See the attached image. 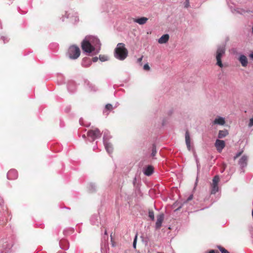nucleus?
Returning <instances> with one entry per match:
<instances>
[{"label":"nucleus","mask_w":253,"mask_h":253,"mask_svg":"<svg viewBox=\"0 0 253 253\" xmlns=\"http://www.w3.org/2000/svg\"><path fill=\"white\" fill-rule=\"evenodd\" d=\"M81 46L84 52L96 54L100 50L101 43L96 37L88 36H86L82 42Z\"/></svg>","instance_id":"obj_1"},{"label":"nucleus","mask_w":253,"mask_h":253,"mask_svg":"<svg viewBox=\"0 0 253 253\" xmlns=\"http://www.w3.org/2000/svg\"><path fill=\"white\" fill-rule=\"evenodd\" d=\"M128 55L127 49L125 47L123 43H119L114 51V56L116 58L120 60H125Z\"/></svg>","instance_id":"obj_2"},{"label":"nucleus","mask_w":253,"mask_h":253,"mask_svg":"<svg viewBox=\"0 0 253 253\" xmlns=\"http://www.w3.org/2000/svg\"><path fill=\"white\" fill-rule=\"evenodd\" d=\"M225 45L222 44L217 46L215 58L216 60V65L219 67H223V64L221 61L222 57L225 54Z\"/></svg>","instance_id":"obj_3"},{"label":"nucleus","mask_w":253,"mask_h":253,"mask_svg":"<svg viewBox=\"0 0 253 253\" xmlns=\"http://www.w3.org/2000/svg\"><path fill=\"white\" fill-rule=\"evenodd\" d=\"M80 53L79 47L73 45L69 47L67 52V56L70 59H76L80 56Z\"/></svg>","instance_id":"obj_4"},{"label":"nucleus","mask_w":253,"mask_h":253,"mask_svg":"<svg viewBox=\"0 0 253 253\" xmlns=\"http://www.w3.org/2000/svg\"><path fill=\"white\" fill-rule=\"evenodd\" d=\"M219 180L220 179L218 175H216L213 177L212 180V183L211 184V195L215 194L219 191V187L218 184L219 182Z\"/></svg>","instance_id":"obj_5"},{"label":"nucleus","mask_w":253,"mask_h":253,"mask_svg":"<svg viewBox=\"0 0 253 253\" xmlns=\"http://www.w3.org/2000/svg\"><path fill=\"white\" fill-rule=\"evenodd\" d=\"M87 136L89 138V140L92 142L95 139L101 137V133L98 128H95L93 130H89L87 133Z\"/></svg>","instance_id":"obj_6"},{"label":"nucleus","mask_w":253,"mask_h":253,"mask_svg":"<svg viewBox=\"0 0 253 253\" xmlns=\"http://www.w3.org/2000/svg\"><path fill=\"white\" fill-rule=\"evenodd\" d=\"M142 171L145 175L149 176L154 172V168L151 165H148L144 167Z\"/></svg>","instance_id":"obj_7"},{"label":"nucleus","mask_w":253,"mask_h":253,"mask_svg":"<svg viewBox=\"0 0 253 253\" xmlns=\"http://www.w3.org/2000/svg\"><path fill=\"white\" fill-rule=\"evenodd\" d=\"M248 162V158L246 156H243L239 161V165L240 166L241 169H242V171L244 172V169L246 167Z\"/></svg>","instance_id":"obj_8"},{"label":"nucleus","mask_w":253,"mask_h":253,"mask_svg":"<svg viewBox=\"0 0 253 253\" xmlns=\"http://www.w3.org/2000/svg\"><path fill=\"white\" fill-rule=\"evenodd\" d=\"M225 146V142L223 140L217 139L215 142V146L218 152H220Z\"/></svg>","instance_id":"obj_9"},{"label":"nucleus","mask_w":253,"mask_h":253,"mask_svg":"<svg viewBox=\"0 0 253 253\" xmlns=\"http://www.w3.org/2000/svg\"><path fill=\"white\" fill-rule=\"evenodd\" d=\"M18 177L17 171L14 169H10L7 173V177L8 179L12 180L16 179Z\"/></svg>","instance_id":"obj_10"},{"label":"nucleus","mask_w":253,"mask_h":253,"mask_svg":"<svg viewBox=\"0 0 253 253\" xmlns=\"http://www.w3.org/2000/svg\"><path fill=\"white\" fill-rule=\"evenodd\" d=\"M164 218V215L163 214H160L157 216L155 225L156 229H159L161 228Z\"/></svg>","instance_id":"obj_11"},{"label":"nucleus","mask_w":253,"mask_h":253,"mask_svg":"<svg viewBox=\"0 0 253 253\" xmlns=\"http://www.w3.org/2000/svg\"><path fill=\"white\" fill-rule=\"evenodd\" d=\"M185 143L187 146V148L189 151L191 150V138L190 136V134L188 130H187L185 132Z\"/></svg>","instance_id":"obj_12"},{"label":"nucleus","mask_w":253,"mask_h":253,"mask_svg":"<svg viewBox=\"0 0 253 253\" xmlns=\"http://www.w3.org/2000/svg\"><path fill=\"white\" fill-rule=\"evenodd\" d=\"M238 59L243 67H246L247 66L248 61L245 55L243 54L241 55Z\"/></svg>","instance_id":"obj_13"},{"label":"nucleus","mask_w":253,"mask_h":253,"mask_svg":"<svg viewBox=\"0 0 253 253\" xmlns=\"http://www.w3.org/2000/svg\"><path fill=\"white\" fill-rule=\"evenodd\" d=\"M225 122L224 118L221 117H217L216 118L213 122V125H218L222 126L224 125Z\"/></svg>","instance_id":"obj_14"},{"label":"nucleus","mask_w":253,"mask_h":253,"mask_svg":"<svg viewBox=\"0 0 253 253\" xmlns=\"http://www.w3.org/2000/svg\"><path fill=\"white\" fill-rule=\"evenodd\" d=\"M114 107L111 104H107L105 105V108L103 110V113L106 116H107L109 112L113 109Z\"/></svg>","instance_id":"obj_15"},{"label":"nucleus","mask_w":253,"mask_h":253,"mask_svg":"<svg viewBox=\"0 0 253 253\" xmlns=\"http://www.w3.org/2000/svg\"><path fill=\"white\" fill-rule=\"evenodd\" d=\"M92 61L89 58L84 57L83 59L82 65L84 67H88L91 64Z\"/></svg>","instance_id":"obj_16"},{"label":"nucleus","mask_w":253,"mask_h":253,"mask_svg":"<svg viewBox=\"0 0 253 253\" xmlns=\"http://www.w3.org/2000/svg\"><path fill=\"white\" fill-rule=\"evenodd\" d=\"M67 87L69 91L71 93L74 92L76 89L75 83L73 81H71L68 83Z\"/></svg>","instance_id":"obj_17"},{"label":"nucleus","mask_w":253,"mask_h":253,"mask_svg":"<svg viewBox=\"0 0 253 253\" xmlns=\"http://www.w3.org/2000/svg\"><path fill=\"white\" fill-rule=\"evenodd\" d=\"M100 217L97 215H93L90 218V222L92 225H98L99 223Z\"/></svg>","instance_id":"obj_18"},{"label":"nucleus","mask_w":253,"mask_h":253,"mask_svg":"<svg viewBox=\"0 0 253 253\" xmlns=\"http://www.w3.org/2000/svg\"><path fill=\"white\" fill-rule=\"evenodd\" d=\"M147 21L148 18L145 17H140L134 20V22L137 23L139 25H143L145 24Z\"/></svg>","instance_id":"obj_19"},{"label":"nucleus","mask_w":253,"mask_h":253,"mask_svg":"<svg viewBox=\"0 0 253 253\" xmlns=\"http://www.w3.org/2000/svg\"><path fill=\"white\" fill-rule=\"evenodd\" d=\"M103 143L106 151L109 154H111L112 153L113 150L112 145L108 142H104Z\"/></svg>","instance_id":"obj_20"},{"label":"nucleus","mask_w":253,"mask_h":253,"mask_svg":"<svg viewBox=\"0 0 253 253\" xmlns=\"http://www.w3.org/2000/svg\"><path fill=\"white\" fill-rule=\"evenodd\" d=\"M169 39V35L168 34H165L163 35L158 40V42L160 43H165Z\"/></svg>","instance_id":"obj_21"},{"label":"nucleus","mask_w":253,"mask_h":253,"mask_svg":"<svg viewBox=\"0 0 253 253\" xmlns=\"http://www.w3.org/2000/svg\"><path fill=\"white\" fill-rule=\"evenodd\" d=\"M228 134V132L227 130H220L218 132V138H223L226 136Z\"/></svg>","instance_id":"obj_22"},{"label":"nucleus","mask_w":253,"mask_h":253,"mask_svg":"<svg viewBox=\"0 0 253 253\" xmlns=\"http://www.w3.org/2000/svg\"><path fill=\"white\" fill-rule=\"evenodd\" d=\"M104 135H103V143L108 142V140L111 138V136L110 135V132L108 130H105L104 131Z\"/></svg>","instance_id":"obj_23"},{"label":"nucleus","mask_w":253,"mask_h":253,"mask_svg":"<svg viewBox=\"0 0 253 253\" xmlns=\"http://www.w3.org/2000/svg\"><path fill=\"white\" fill-rule=\"evenodd\" d=\"M156 153H157V150H156V146L155 145H153L152 149L151 157L153 158H154L155 156H156Z\"/></svg>","instance_id":"obj_24"},{"label":"nucleus","mask_w":253,"mask_h":253,"mask_svg":"<svg viewBox=\"0 0 253 253\" xmlns=\"http://www.w3.org/2000/svg\"><path fill=\"white\" fill-rule=\"evenodd\" d=\"M96 186L94 184L90 183L88 186V189L90 192H92L95 190Z\"/></svg>","instance_id":"obj_25"},{"label":"nucleus","mask_w":253,"mask_h":253,"mask_svg":"<svg viewBox=\"0 0 253 253\" xmlns=\"http://www.w3.org/2000/svg\"><path fill=\"white\" fill-rule=\"evenodd\" d=\"M99 58V60L102 62L107 61L108 59V57L104 55H100Z\"/></svg>","instance_id":"obj_26"},{"label":"nucleus","mask_w":253,"mask_h":253,"mask_svg":"<svg viewBox=\"0 0 253 253\" xmlns=\"http://www.w3.org/2000/svg\"><path fill=\"white\" fill-rule=\"evenodd\" d=\"M218 248L221 253H230L227 250L221 246H218Z\"/></svg>","instance_id":"obj_27"},{"label":"nucleus","mask_w":253,"mask_h":253,"mask_svg":"<svg viewBox=\"0 0 253 253\" xmlns=\"http://www.w3.org/2000/svg\"><path fill=\"white\" fill-rule=\"evenodd\" d=\"M148 215H149V217H150V218L152 220H154V213L153 211H149V213H148Z\"/></svg>","instance_id":"obj_28"},{"label":"nucleus","mask_w":253,"mask_h":253,"mask_svg":"<svg viewBox=\"0 0 253 253\" xmlns=\"http://www.w3.org/2000/svg\"><path fill=\"white\" fill-rule=\"evenodd\" d=\"M184 5L185 8H188L190 6L189 0H185Z\"/></svg>","instance_id":"obj_29"},{"label":"nucleus","mask_w":253,"mask_h":253,"mask_svg":"<svg viewBox=\"0 0 253 253\" xmlns=\"http://www.w3.org/2000/svg\"><path fill=\"white\" fill-rule=\"evenodd\" d=\"M242 153H243V151H241L238 152L237 153H236L235 156L234 157V160L236 159L238 157H239L240 155H241Z\"/></svg>","instance_id":"obj_30"},{"label":"nucleus","mask_w":253,"mask_h":253,"mask_svg":"<svg viewBox=\"0 0 253 253\" xmlns=\"http://www.w3.org/2000/svg\"><path fill=\"white\" fill-rule=\"evenodd\" d=\"M136 241H137V235L135 236V237L133 240V247L134 249L136 248Z\"/></svg>","instance_id":"obj_31"},{"label":"nucleus","mask_w":253,"mask_h":253,"mask_svg":"<svg viewBox=\"0 0 253 253\" xmlns=\"http://www.w3.org/2000/svg\"><path fill=\"white\" fill-rule=\"evenodd\" d=\"M143 69L144 70H146V71H149L150 69L149 65L147 63V64H145L144 66H143Z\"/></svg>","instance_id":"obj_32"},{"label":"nucleus","mask_w":253,"mask_h":253,"mask_svg":"<svg viewBox=\"0 0 253 253\" xmlns=\"http://www.w3.org/2000/svg\"><path fill=\"white\" fill-rule=\"evenodd\" d=\"M1 39L3 40L4 43H6L8 42V39L6 37L2 36L1 37Z\"/></svg>","instance_id":"obj_33"},{"label":"nucleus","mask_w":253,"mask_h":253,"mask_svg":"<svg viewBox=\"0 0 253 253\" xmlns=\"http://www.w3.org/2000/svg\"><path fill=\"white\" fill-rule=\"evenodd\" d=\"M98 59V58L97 57H94L92 58L91 61H92L93 62H96V61H97Z\"/></svg>","instance_id":"obj_34"},{"label":"nucleus","mask_w":253,"mask_h":253,"mask_svg":"<svg viewBox=\"0 0 253 253\" xmlns=\"http://www.w3.org/2000/svg\"><path fill=\"white\" fill-rule=\"evenodd\" d=\"M143 56H142L141 57L137 59V62L140 63L142 61Z\"/></svg>","instance_id":"obj_35"},{"label":"nucleus","mask_w":253,"mask_h":253,"mask_svg":"<svg viewBox=\"0 0 253 253\" xmlns=\"http://www.w3.org/2000/svg\"><path fill=\"white\" fill-rule=\"evenodd\" d=\"M192 198H193V195H191L187 198V201H190V200H191L192 199Z\"/></svg>","instance_id":"obj_36"},{"label":"nucleus","mask_w":253,"mask_h":253,"mask_svg":"<svg viewBox=\"0 0 253 253\" xmlns=\"http://www.w3.org/2000/svg\"><path fill=\"white\" fill-rule=\"evenodd\" d=\"M66 15L67 18H70V14L68 13V12H66Z\"/></svg>","instance_id":"obj_37"},{"label":"nucleus","mask_w":253,"mask_h":253,"mask_svg":"<svg viewBox=\"0 0 253 253\" xmlns=\"http://www.w3.org/2000/svg\"><path fill=\"white\" fill-rule=\"evenodd\" d=\"M209 253H215V251H214V250H211V251L209 252Z\"/></svg>","instance_id":"obj_38"},{"label":"nucleus","mask_w":253,"mask_h":253,"mask_svg":"<svg viewBox=\"0 0 253 253\" xmlns=\"http://www.w3.org/2000/svg\"><path fill=\"white\" fill-rule=\"evenodd\" d=\"M250 56L251 58H253V53L251 54Z\"/></svg>","instance_id":"obj_39"},{"label":"nucleus","mask_w":253,"mask_h":253,"mask_svg":"<svg viewBox=\"0 0 253 253\" xmlns=\"http://www.w3.org/2000/svg\"><path fill=\"white\" fill-rule=\"evenodd\" d=\"M104 234L105 235H107V231L106 230L105 231Z\"/></svg>","instance_id":"obj_40"},{"label":"nucleus","mask_w":253,"mask_h":253,"mask_svg":"<svg viewBox=\"0 0 253 253\" xmlns=\"http://www.w3.org/2000/svg\"><path fill=\"white\" fill-rule=\"evenodd\" d=\"M78 20H79V19H78V18H77V17H76V18H75V21H78Z\"/></svg>","instance_id":"obj_41"},{"label":"nucleus","mask_w":253,"mask_h":253,"mask_svg":"<svg viewBox=\"0 0 253 253\" xmlns=\"http://www.w3.org/2000/svg\"><path fill=\"white\" fill-rule=\"evenodd\" d=\"M61 248H62V249H63V250H67V249H68V248H62V247H61Z\"/></svg>","instance_id":"obj_42"},{"label":"nucleus","mask_w":253,"mask_h":253,"mask_svg":"<svg viewBox=\"0 0 253 253\" xmlns=\"http://www.w3.org/2000/svg\"><path fill=\"white\" fill-rule=\"evenodd\" d=\"M91 90H93V91H95L96 90V89L95 88H94V89H91Z\"/></svg>","instance_id":"obj_43"},{"label":"nucleus","mask_w":253,"mask_h":253,"mask_svg":"<svg viewBox=\"0 0 253 253\" xmlns=\"http://www.w3.org/2000/svg\"><path fill=\"white\" fill-rule=\"evenodd\" d=\"M83 137L85 138V135L84 134L83 135Z\"/></svg>","instance_id":"obj_44"},{"label":"nucleus","mask_w":253,"mask_h":253,"mask_svg":"<svg viewBox=\"0 0 253 253\" xmlns=\"http://www.w3.org/2000/svg\"><path fill=\"white\" fill-rule=\"evenodd\" d=\"M235 11H237V12H239V11L238 10H236V9H234Z\"/></svg>","instance_id":"obj_45"},{"label":"nucleus","mask_w":253,"mask_h":253,"mask_svg":"<svg viewBox=\"0 0 253 253\" xmlns=\"http://www.w3.org/2000/svg\"><path fill=\"white\" fill-rule=\"evenodd\" d=\"M97 146H95V147H94L93 149L94 150V149H95V148H97Z\"/></svg>","instance_id":"obj_46"},{"label":"nucleus","mask_w":253,"mask_h":253,"mask_svg":"<svg viewBox=\"0 0 253 253\" xmlns=\"http://www.w3.org/2000/svg\"><path fill=\"white\" fill-rule=\"evenodd\" d=\"M80 124H82V120H80Z\"/></svg>","instance_id":"obj_47"},{"label":"nucleus","mask_w":253,"mask_h":253,"mask_svg":"<svg viewBox=\"0 0 253 253\" xmlns=\"http://www.w3.org/2000/svg\"><path fill=\"white\" fill-rule=\"evenodd\" d=\"M252 33L253 34V27H252Z\"/></svg>","instance_id":"obj_48"},{"label":"nucleus","mask_w":253,"mask_h":253,"mask_svg":"<svg viewBox=\"0 0 253 253\" xmlns=\"http://www.w3.org/2000/svg\"><path fill=\"white\" fill-rule=\"evenodd\" d=\"M66 111V112H68V111H69V110H68V109H67Z\"/></svg>","instance_id":"obj_49"},{"label":"nucleus","mask_w":253,"mask_h":253,"mask_svg":"<svg viewBox=\"0 0 253 253\" xmlns=\"http://www.w3.org/2000/svg\"><path fill=\"white\" fill-rule=\"evenodd\" d=\"M252 12H253V9L252 10Z\"/></svg>","instance_id":"obj_50"}]
</instances>
